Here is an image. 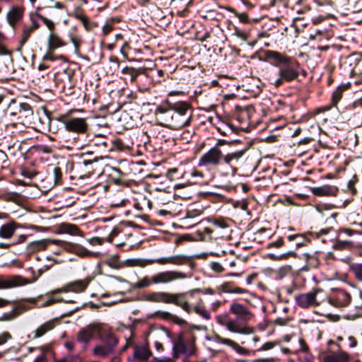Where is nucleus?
Masks as SVG:
<instances>
[{"mask_svg": "<svg viewBox=\"0 0 362 362\" xmlns=\"http://www.w3.org/2000/svg\"><path fill=\"white\" fill-rule=\"evenodd\" d=\"M265 57L276 68V71L265 73L264 78L268 83L279 88L286 83L298 80L300 64L296 59L274 50H267Z\"/></svg>", "mask_w": 362, "mask_h": 362, "instance_id": "obj_1", "label": "nucleus"}, {"mask_svg": "<svg viewBox=\"0 0 362 362\" xmlns=\"http://www.w3.org/2000/svg\"><path fill=\"white\" fill-rule=\"evenodd\" d=\"M160 125L173 130H177L190 125L193 109L187 101L171 102L166 99L154 112Z\"/></svg>", "mask_w": 362, "mask_h": 362, "instance_id": "obj_2", "label": "nucleus"}, {"mask_svg": "<svg viewBox=\"0 0 362 362\" xmlns=\"http://www.w3.org/2000/svg\"><path fill=\"white\" fill-rule=\"evenodd\" d=\"M185 293H170L163 291H151L145 293L142 298L144 300L153 303L173 304L180 307L189 314L194 312L205 320H209V312L201 304L192 306L186 300Z\"/></svg>", "mask_w": 362, "mask_h": 362, "instance_id": "obj_3", "label": "nucleus"}, {"mask_svg": "<svg viewBox=\"0 0 362 362\" xmlns=\"http://www.w3.org/2000/svg\"><path fill=\"white\" fill-rule=\"evenodd\" d=\"M187 278V274L179 270H164L151 276H145L133 285L135 289H144L151 286L168 285Z\"/></svg>", "mask_w": 362, "mask_h": 362, "instance_id": "obj_4", "label": "nucleus"}, {"mask_svg": "<svg viewBox=\"0 0 362 362\" xmlns=\"http://www.w3.org/2000/svg\"><path fill=\"white\" fill-rule=\"evenodd\" d=\"M224 153L220 148V141L199 158L197 165L211 171L223 165Z\"/></svg>", "mask_w": 362, "mask_h": 362, "instance_id": "obj_5", "label": "nucleus"}, {"mask_svg": "<svg viewBox=\"0 0 362 362\" xmlns=\"http://www.w3.org/2000/svg\"><path fill=\"white\" fill-rule=\"evenodd\" d=\"M71 112L54 115L52 119L62 123L68 132L77 134H86L88 129L86 119L82 117H70Z\"/></svg>", "mask_w": 362, "mask_h": 362, "instance_id": "obj_6", "label": "nucleus"}, {"mask_svg": "<svg viewBox=\"0 0 362 362\" xmlns=\"http://www.w3.org/2000/svg\"><path fill=\"white\" fill-rule=\"evenodd\" d=\"M229 312L235 315V318L233 320L237 321L238 324L245 331L239 332V334L247 335L254 332V328L247 325V322L253 318L254 315L247 306L238 303H232Z\"/></svg>", "mask_w": 362, "mask_h": 362, "instance_id": "obj_7", "label": "nucleus"}, {"mask_svg": "<svg viewBox=\"0 0 362 362\" xmlns=\"http://www.w3.org/2000/svg\"><path fill=\"white\" fill-rule=\"evenodd\" d=\"M103 344H98L93 348V355L100 358H107L115 355V348L118 344L117 337L112 334H108L103 339Z\"/></svg>", "mask_w": 362, "mask_h": 362, "instance_id": "obj_8", "label": "nucleus"}, {"mask_svg": "<svg viewBox=\"0 0 362 362\" xmlns=\"http://www.w3.org/2000/svg\"><path fill=\"white\" fill-rule=\"evenodd\" d=\"M246 152L245 149H243L224 154L223 164L230 168L233 175L245 164L247 160Z\"/></svg>", "mask_w": 362, "mask_h": 362, "instance_id": "obj_9", "label": "nucleus"}, {"mask_svg": "<svg viewBox=\"0 0 362 362\" xmlns=\"http://www.w3.org/2000/svg\"><path fill=\"white\" fill-rule=\"evenodd\" d=\"M321 291V289L316 288L310 292L296 296L295 300L296 305L302 308L318 306L320 303L317 301L316 297Z\"/></svg>", "mask_w": 362, "mask_h": 362, "instance_id": "obj_10", "label": "nucleus"}, {"mask_svg": "<svg viewBox=\"0 0 362 362\" xmlns=\"http://www.w3.org/2000/svg\"><path fill=\"white\" fill-rule=\"evenodd\" d=\"M30 283V279L21 275L0 276V289H11Z\"/></svg>", "mask_w": 362, "mask_h": 362, "instance_id": "obj_11", "label": "nucleus"}, {"mask_svg": "<svg viewBox=\"0 0 362 362\" xmlns=\"http://www.w3.org/2000/svg\"><path fill=\"white\" fill-rule=\"evenodd\" d=\"M101 329V324L98 322L91 323L80 329L77 335V341L86 345L93 338L95 334L100 332Z\"/></svg>", "mask_w": 362, "mask_h": 362, "instance_id": "obj_12", "label": "nucleus"}, {"mask_svg": "<svg viewBox=\"0 0 362 362\" xmlns=\"http://www.w3.org/2000/svg\"><path fill=\"white\" fill-rule=\"evenodd\" d=\"M207 339L216 343L224 344L230 347L233 350H234L240 356H248L250 354L249 351L247 349L241 346L235 341L228 338L222 337L218 334L214 333L211 335V337H208Z\"/></svg>", "mask_w": 362, "mask_h": 362, "instance_id": "obj_13", "label": "nucleus"}, {"mask_svg": "<svg viewBox=\"0 0 362 362\" xmlns=\"http://www.w3.org/2000/svg\"><path fill=\"white\" fill-rule=\"evenodd\" d=\"M351 300L350 294L343 289H337L328 298L329 303L337 308L347 306Z\"/></svg>", "mask_w": 362, "mask_h": 362, "instance_id": "obj_14", "label": "nucleus"}, {"mask_svg": "<svg viewBox=\"0 0 362 362\" xmlns=\"http://www.w3.org/2000/svg\"><path fill=\"white\" fill-rule=\"evenodd\" d=\"M216 322L223 327H226L227 330L233 333L239 334V332H245L237 322L230 319L227 314L218 315L215 317Z\"/></svg>", "mask_w": 362, "mask_h": 362, "instance_id": "obj_15", "label": "nucleus"}, {"mask_svg": "<svg viewBox=\"0 0 362 362\" xmlns=\"http://www.w3.org/2000/svg\"><path fill=\"white\" fill-rule=\"evenodd\" d=\"M188 261L187 256L183 255H175L169 257H163L151 260V263H156L160 265L173 264L183 265Z\"/></svg>", "mask_w": 362, "mask_h": 362, "instance_id": "obj_16", "label": "nucleus"}, {"mask_svg": "<svg viewBox=\"0 0 362 362\" xmlns=\"http://www.w3.org/2000/svg\"><path fill=\"white\" fill-rule=\"evenodd\" d=\"M194 354L192 345L187 344L185 340L180 337L173 343V355L174 358H178L180 354L191 356Z\"/></svg>", "mask_w": 362, "mask_h": 362, "instance_id": "obj_17", "label": "nucleus"}, {"mask_svg": "<svg viewBox=\"0 0 362 362\" xmlns=\"http://www.w3.org/2000/svg\"><path fill=\"white\" fill-rule=\"evenodd\" d=\"M23 14L24 9L23 8L13 6L6 14V20L8 24L15 29L16 24L23 19Z\"/></svg>", "mask_w": 362, "mask_h": 362, "instance_id": "obj_18", "label": "nucleus"}, {"mask_svg": "<svg viewBox=\"0 0 362 362\" xmlns=\"http://www.w3.org/2000/svg\"><path fill=\"white\" fill-rule=\"evenodd\" d=\"M92 280L91 277L79 279L66 284L68 292L81 293L86 291Z\"/></svg>", "mask_w": 362, "mask_h": 362, "instance_id": "obj_19", "label": "nucleus"}, {"mask_svg": "<svg viewBox=\"0 0 362 362\" xmlns=\"http://www.w3.org/2000/svg\"><path fill=\"white\" fill-rule=\"evenodd\" d=\"M311 192L318 197L335 195L338 189L335 186L325 185L320 187H315L310 189Z\"/></svg>", "mask_w": 362, "mask_h": 362, "instance_id": "obj_20", "label": "nucleus"}, {"mask_svg": "<svg viewBox=\"0 0 362 362\" xmlns=\"http://www.w3.org/2000/svg\"><path fill=\"white\" fill-rule=\"evenodd\" d=\"M62 241L58 240L43 239L31 243L30 247L34 250H44L51 245H62Z\"/></svg>", "mask_w": 362, "mask_h": 362, "instance_id": "obj_21", "label": "nucleus"}, {"mask_svg": "<svg viewBox=\"0 0 362 362\" xmlns=\"http://www.w3.org/2000/svg\"><path fill=\"white\" fill-rule=\"evenodd\" d=\"M18 227V225L13 221L3 224L0 227V238L4 239L11 238Z\"/></svg>", "mask_w": 362, "mask_h": 362, "instance_id": "obj_22", "label": "nucleus"}, {"mask_svg": "<svg viewBox=\"0 0 362 362\" xmlns=\"http://www.w3.org/2000/svg\"><path fill=\"white\" fill-rule=\"evenodd\" d=\"M151 355V352L146 346H136L134 349V357L136 360L146 361Z\"/></svg>", "mask_w": 362, "mask_h": 362, "instance_id": "obj_23", "label": "nucleus"}, {"mask_svg": "<svg viewBox=\"0 0 362 362\" xmlns=\"http://www.w3.org/2000/svg\"><path fill=\"white\" fill-rule=\"evenodd\" d=\"M55 327V322L54 320H49L38 327L34 332V338H40L45 335L48 332L52 330Z\"/></svg>", "mask_w": 362, "mask_h": 362, "instance_id": "obj_24", "label": "nucleus"}, {"mask_svg": "<svg viewBox=\"0 0 362 362\" xmlns=\"http://www.w3.org/2000/svg\"><path fill=\"white\" fill-rule=\"evenodd\" d=\"M66 44L55 33H51L48 37V47L50 50L65 46Z\"/></svg>", "mask_w": 362, "mask_h": 362, "instance_id": "obj_25", "label": "nucleus"}, {"mask_svg": "<svg viewBox=\"0 0 362 362\" xmlns=\"http://www.w3.org/2000/svg\"><path fill=\"white\" fill-rule=\"evenodd\" d=\"M287 239L289 242H295L296 247H300L308 242L306 234L297 233L293 235H288Z\"/></svg>", "mask_w": 362, "mask_h": 362, "instance_id": "obj_26", "label": "nucleus"}, {"mask_svg": "<svg viewBox=\"0 0 362 362\" xmlns=\"http://www.w3.org/2000/svg\"><path fill=\"white\" fill-rule=\"evenodd\" d=\"M353 247V243L350 240H344L341 239V236L338 235L332 247L337 250H350Z\"/></svg>", "mask_w": 362, "mask_h": 362, "instance_id": "obj_27", "label": "nucleus"}, {"mask_svg": "<svg viewBox=\"0 0 362 362\" xmlns=\"http://www.w3.org/2000/svg\"><path fill=\"white\" fill-rule=\"evenodd\" d=\"M344 63L349 64L350 66L353 64H355L356 69L362 74V57H359L356 54H351L345 59Z\"/></svg>", "mask_w": 362, "mask_h": 362, "instance_id": "obj_28", "label": "nucleus"}, {"mask_svg": "<svg viewBox=\"0 0 362 362\" xmlns=\"http://www.w3.org/2000/svg\"><path fill=\"white\" fill-rule=\"evenodd\" d=\"M35 30L28 25H24L23 27V31L21 34V38L19 42L20 47L21 48L28 40L30 35Z\"/></svg>", "mask_w": 362, "mask_h": 362, "instance_id": "obj_29", "label": "nucleus"}, {"mask_svg": "<svg viewBox=\"0 0 362 362\" xmlns=\"http://www.w3.org/2000/svg\"><path fill=\"white\" fill-rule=\"evenodd\" d=\"M349 270L354 274L357 280L362 281V263L354 262L350 264Z\"/></svg>", "mask_w": 362, "mask_h": 362, "instance_id": "obj_30", "label": "nucleus"}, {"mask_svg": "<svg viewBox=\"0 0 362 362\" xmlns=\"http://www.w3.org/2000/svg\"><path fill=\"white\" fill-rule=\"evenodd\" d=\"M344 90V86H339L336 90L333 91L331 98L332 106L336 107L337 105L342 98Z\"/></svg>", "mask_w": 362, "mask_h": 362, "instance_id": "obj_31", "label": "nucleus"}, {"mask_svg": "<svg viewBox=\"0 0 362 362\" xmlns=\"http://www.w3.org/2000/svg\"><path fill=\"white\" fill-rule=\"evenodd\" d=\"M211 223L216 228L221 229H228L230 227L229 220L223 217L213 218Z\"/></svg>", "mask_w": 362, "mask_h": 362, "instance_id": "obj_32", "label": "nucleus"}, {"mask_svg": "<svg viewBox=\"0 0 362 362\" xmlns=\"http://www.w3.org/2000/svg\"><path fill=\"white\" fill-rule=\"evenodd\" d=\"M122 73L124 75H127L129 76V81L133 83L137 78V76L139 75V72L138 70L133 67H129L126 66L122 69Z\"/></svg>", "mask_w": 362, "mask_h": 362, "instance_id": "obj_33", "label": "nucleus"}, {"mask_svg": "<svg viewBox=\"0 0 362 362\" xmlns=\"http://www.w3.org/2000/svg\"><path fill=\"white\" fill-rule=\"evenodd\" d=\"M158 313L162 318L166 319V320H172L177 324L182 325L185 322V321L183 319L180 318L179 317H177L169 312L163 311V312H158Z\"/></svg>", "mask_w": 362, "mask_h": 362, "instance_id": "obj_34", "label": "nucleus"}, {"mask_svg": "<svg viewBox=\"0 0 362 362\" xmlns=\"http://www.w3.org/2000/svg\"><path fill=\"white\" fill-rule=\"evenodd\" d=\"M333 228L332 227L323 228L321 229L317 233H311L312 235H315L317 238L321 239V241L324 243H327L328 241V238L326 236L328 235L329 233L333 232Z\"/></svg>", "mask_w": 362, "mask_h": 362, "instance_id": "obj_35", "label": "nucleus"}, {"mask_svg": "<svg viewBox=\"0 0 362 362\" xmlns=\"http://www.w3.org/2000/svg\"><path fill=\"white\" fill-rule=\"evenodd\" d=\"M70 41L73 43L76 52L79 51V48L81 44V38L79 35L76 33H70L69 34Z\"/></svg>", "mask_w": 362, "mask_h": 362, "instance_id": "obj_36", "label": "nucleus"}, {"mask_svg": "<svg viewBox=\"0 0 362 362\" xmlns=\"http://www.w3.org/2000/svg\"><path fill=\"white\" fill-rule=\"evenodd\" d=\"M110 175L112 177L113 182L118 184L121 181L123 173L121 170L117 168H111Z\"/></svg>", "mask_w": 362, "mask_h": 362, "instance_id": "obj_37", "label": "nucleus"}, {"mask_svg": "<svg viewBox=\"0 0 362 362\" xmlns=\"http://www.w3.org/2000/svg\"><path fill=\"white\" fill-rule=\"evenodd\" d=\"M64 230L65 233L72 235H78L80 233L79 228L73 224H65L64 226Z\"/></svg>", "mask_w": 362, "mask_h": 362, "instance_id": "obj_38", "label": "nucleus"}, {"mask_svg": "<svg viewBox=\"0 0 362 362\" xmlns=\"http://www.w3.org/2000/svg\"><path fill=\"white\" fill-rule=\"evenodd\" d=\"M97 161L95 158L94 159H83L82 162L81 163L83 164V165L85 168H87V173L88 175L91 174L93 171V168H92V165Z\"/></svg>", "mask_w": 362, "mask_h": 362, "instance_id": "obj_39", "label": "nucleus"}, {"mask_svg": "<svg viewBox=\"0 0 362 362\" xmlns=\"http://www.w3.org/2000/svg\"><path fill=\"white\" fill-rule=\"evenodd\" d=\"M18 315L17 309L14 308L9 313H4L0 317V320H11L15 318Z\"/></svg>", "mask_w": 362, "mask_h": 362, "instance_id": "obj_40", "label": "nucleus"}, {"mask_svg": "<svg viewBox=\"0 0 362 362\" xmlns=\"http://www.w3.org/2000/svg\"><path fill=\"white\" fill-rule=\"evenodd\" d=\"M37 16L42 20V21L48 28L49 30H54V29L55 28V25L53 21L40 14H37Z\"/></svg>", "mask_w": 362, "mask_h": 362, "instance_id": "obj_41", "label": "nucleus"}, {"mask_svg": "<svg viewBox=\"0 0 362 362\" xmlns=\"http://www.w3.org/2000/svg\"><path fill=\"white\" fill-rule=\"evenodd\" d=\"M71 16L76 18L77 20L82 21L86 18V15L84 13L83 11L77 8L74 10V11L70 15Z\"/></svg>", "mask_w": 362, "mask_h": 362, "instance_id": "obj_42", "label": "nucleus"}, {"mask_svg": "<svg viewBox=\"0 0 362 362\" xmlns=\"http://www.w3.org/2000/svg\"><path fill=\"white\" fill-rule=\"evenodd\" d=\"M210 268L217 274L221 273L224 271L223 267L219 262H212L210 264Z\"/></svg>", "mask_w": 362, "mask_h": 362, "instance_id": "obj_43", "label": "nucleus"}, {"mask_svg": "<svg viewBox=\"0 0 362 362\" xmlns=\"http://www.w3.org/2000/svg\"><path fill=\"white\" fill-rule=\"evenodd\" d=\"M296 253L294 251H288L286 253H284L279 257H276L274 255H270V257L273 259H286L288 257H296Z\"/></svg>", "mask_w": 362, "mask_h": 362, "instance_id": "obj_44", "label": "nucleus"}, {"mask_svg": "<svg viewBox=\"0 0 362 362\" xmlns=\"http://www.w3.org/2000/svg\"><path fill=\"white\" fill-rule=\"evenodd\" d=\"M5 35L4 33L0 32V55H6L9 54V52L6 47L2 44V41L5 40Z\"/></svg>", "mask_w": 362, "mask_h": 362, "instance_id": "obj_45", "label": "nucleus"}, {"mask_svg": "<svg viewBox=\"0 0 362 362\" xmlns=\"http://www.w3.org/2000/svg\"><path fill=\"white\" fill-rule=\"evenodd\" d=\"M234 285L230 282H225L221 286V290L223 293H231Z\"/></svg>", "mask_w": 362, "mask_h": 362, "instance_id": "obj_46", "label": "nucleus"}, {"mask_svg": "<svg viewBox=\"0 0 362 362\" xmlns=\"http://www.w3.org/2000/svg\"><path fill=\"white\" fill-rule=\"evenodd\" d=\"M277 344L276 342L268 341L264 344L257 351H267L273 349Z\"/></svg>", "mask_w": 362, "mask_h": 362, "instance_id": "obj_47", "label": "nucleus"}, {"mask_svg": "<svg viewBox=\"0 0 362 362\" xmlns=\"http://www.w3.org/2000/svg\"><path fill=\"white\" fill-rule=\"evenodd\" d=\"M53 175L55 182H58L62 178V171L59 167H55L53 169Z\"/></svg>", "mask_w": 362, "mask_h": 362, "instance_id": "obj_48", "label": "nucleus"}, {"mask_svg": "<svg viewBox=\"0 0 362 362\" xmlns=\"http://www.w3.org/2000/svg\"><path fill=\"white\" fill-rule=\"evenodd\" d=\"M284 245V242L281 238H279L276 241L272 242L268 244V248L271 247H281Z\"/></svg>", "mask_w": 362, "mask_h": 362, "instance_id": "obj_49", "label": "nucleus"}, {"mask_svg": "<svg viewBox=\"0 0 362 362\" xmlns=\"http://www.w3.org/2000/svg\"><path fill=\"white\" fill-rule=\"evenodd\" d=\"M11 338V336L8 332H3L2 334H0V345L5 344L7 341V340Z\"/></svg>", "mask_w": 362, "mask_h": 362, "instance_id": "obj_50", "label": "nucleus"}, {"mask_svg": "<svg viewBox=\"0 0 362 362\" xmlns=\"http://www.w3.org/2000/svg\"><path fill=\"white\" fill-rule=\"evenodd\" d=\"M21 174L25 177H28L29 179H33V177H35V175H37V173L24 170L22 171Z\"/></svg>", "mask_w": 362, "mask_h": 362, "instance_id": "obj_51", "label": "nucleus"}, {"mask_svg": "<svg viewBox=\"0 0 362 362\" xmlns=\"http://www.w3.org/2000/svg\"><path fill=\"white\" fill-rule=\"evenodd\" d=\"M354 233V231L351 229H349V228H342V229H340L339 231V233H338V235L339 236H341L342 234H345L348 236H351L353 235Z\"/></svg>", "mask_w": 362, "mask_h": 362, "instance_id": "obj_52", "label": "nucleus"}, {"mask_svg": "<svg viewBox=\"0 0 362 362\" xmlns=\"http://www.w3.org/2000/svg\"><path fill=\"white\" fill-rule=\"evenodd\" d=\"M63 56H59V57H55L52 53L47 52L43 57L44 60H49L51 62L55 61L57 58H62Z\"/></svg>", "mask_w": 362, "mask_h": 362, "instance_id": "obj_53", "label": "nucleus"}, {"mask_svg": "<svg viewBox=\"0 0 362 362\" xmlns=\"http://www.w3.org/2000/svg\"><path fill=\"white\" fill-rule=\"evenodd\" d=\"M178 172V169L176 168H170L168 169L167 172V175L168 177H170L171 180H174L176 177H175V174Z\"/></svg>", "mask_w": 362, "mask_h": 362, "instance_id": "obj_54", "label": "nucleus"}, {"mask_svg": "<svg viewBox=\"0 0 362 362\" xmlns=\"http://www.w3.org/2000/svg\"><path fill=\"white\" fill-rule=\"evenodd\" d=\"M151 362H175L174 360L169 357H165L163 358H154Z\"/></svg>", "mask_w": 362, "mask_h": 362, "instance_id": "obj_55", "label": "nucleus"}, {"mask_svg": "<svg viewBox=\"0 0 362 362\" xmlns=\"http://www.w3.org/2000/svg\"><path fill=\"white\" fill-rule=\"evenodd\" d=\"M81 22L83 23V25L86 30H90L91 29V28H92L91 23L87 16H86L84 20H83Z\"/></svg>", "mask_w": 362, "mask_h": 362, "instance_id": "obj_56", "label": "nucleus"}, {"mask_svg": "<svg viewBox=\"0 0 362 362\" xmlns=\"http://www.w3.org/2000/svg\"><path fill=\"white\" fill-rule=\"evenodd\" d=\"M81 22L83 23V25L86 30H90L91 29V28H92L91 23L87 16H86L84 20H83Z\"/></svg>", "mask_w": 362, "mask_h": 362, "instance_id": "obj_57", "label": "nucleus"}, {"mask_svg": "<svg viewBox=\"0 0 362 362\" xmlns=\"http://www.w3.org/2000/svg\"><path fill=\"white\" fill-rule=\"evenodd\" d=\"M288 319L278 317L275 320L274 322L276 325L283 326L286 325L288 322Z\"/></svg>", "mask_w": 362, "mask_h": 362, "instance_id": "obj_58", "label": "nucleus"}, {"mask_svg": "<svg viewBox=\"0 0 362 362\" xmlns=\"http://www.w3.org/2000/svg\"><path fill=\"white\" fill-rule=\"evenodd\" d=\"M245 293H247V291L245 289L242 288L239 286H234L231 293L243 294Z\"/></svg>", "mask_w": 362, "mask_h": 362, "instance_id": "obj_59", "label": "nucleus"}, {"mask_svg": "<svg viewBox=\"0 0 362 362\" xmlns=\"http://www.w3.org/2000/svg\"><path fill=\"white\" fill-rule=\"evenodd\" d=\"M190 175L192 177H199V179H202L204 177V174L202 173V172L197 170H193L190 173Z\"/></svg>", "mask_w": 362, "mask_h": 362, "instance_id": "obj_60", "label": "nucleus"}, {"mask_svg": "<svg viewBox=\"0 0 362 362\" xmlns=\"http://www.w3.org/2000/svg\"><path fill=\"white\" fill-rule=\"evenodd\" d=\"M348 340L349 341V347L350 348H354L357 345V341L354 337L350 336L348 338Z\"/></svg>", "mask_w": 362, "mask_h": 362, "instance_id": "obj_61", "label": "nucleus"}, {"mask_svg": "<svg viewBox=\"0 0 362 362\" xmlns=\"http://www.w3.org/2000/svg\"><path fill=\"white\" fill-rule=\"evenodd\" d=\"M65 347L69 351H72L75 348V341H68L65 343Z\"/></svg>", "mask_w": 362, "mask_h": 362, "instance_id": "obj_62", "label": "nucleus"}, {"mask_svg": "<svg viewBox=\"0 0 362 362\" xmlns=\"http://www.w3.org/2000/svg\"><path fill=\"white\" fill-rule=\"evenodd\" d=\"M67 292H68L67 286H66V284H65L62 288H57L56 290H54L52 291V293L56 294V293H67Z\"/></svg>", "mask_w": 362, "mask_h": 362, "instance_id": "obj_63", "label": "nucleus"}, {"mask_svg": "<svg viewBox=\"0 0 362 362\" xmlns=\"http://www.w3.org/2000/svg\"><path fill=\"white\" fill-rule=\"evenodd\" d=\"M90 243L93 245H101L103 243V239L95 237L90 240Z\"/></svg>", "mask_w": 362, "mask_h": 362, "instance_id": "obj_64", "label": "nucleus"}]
</instances>
